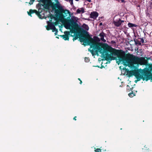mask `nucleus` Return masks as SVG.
<instances>
[{
    "label": "nucleus",
    "mask_w": 152,
    "mask_h": 152,
    "mask_svg": "<svg viewBox=\"0 0 152 152\" xmlns=\"http://www.w3.org/2000/svg\"><path fill=\"white\" fill-rule=\"evenodd\" d=\"M97 37H91L89 35L83 36L80 37V42H83L84 46L90 45L88 50L94 55L98 54L99 52L101 53L103 57L107 60H116L118 65L120 63L128 66L131 70H128L127 75L129 76L134 75V72L138 69L139 64H145V62L142 58H139L132 55L126 56L121 54L119 50L112 48L107 43L99 42Z\"/></svg>",
    "instance_id": "nucleus-1"
},
{
    "label": "nucleus",
    "mask_w": 152,
    "mask_h": 152,
    "mask_svg": "<svg viewBox=\"0 0 152 152\" xmlns=\"http://www.w3.org/2000/svg\"><path fill=\"white\" fill-rule=\"evenodd\" d=\"M35 0H30L29 2V4L30 5L33 4V2H34Z\"/></svg>",
    "instance_id": "nucleus-15"
},
{
    "label": "nucleus",
    "mask_w": 152,
    "mask_h": 152,
    "mask_svg": "<svg viewBox=\"0 0 152 152\" xmlns=\"http://www.w3.org/2000/svg\"><path fill=\"white\" fill-rule=\"evenodd\" d=\"M139 44L140 45H141V43H139Z\"/></svg>",
    "instance_id": "nucleus-30"
},
{
    "label": "nucleus",
    "mask_w": 152,
    "mask_h": 152,
    "mask_svg": "<svg viewBox=\"0 0 152 152\" xmlns=\"http://www.w3.org/2000/svg\"><path fill=\"white\" fill-rule=\"evenodd\" d=\"M77 38H78V37L77 36L76 37H75V38H73V41H74L75 40L77 39Z\"/></svg>",
    "instance_id": "nucleus-20"
},
{
    "label": "nucleus",
    "mask_w": 152,
    "mask_h": 152,
    "mask_svg": "<svg viewBox=\"0 0 152 152\" xmlns=\"http://www.w3.org/2000/svg\"><path fill=\"white\" fill-rule=\"evenodd\" d=\"M82 81L81 80H80V84H82Z\"/></svg>",
    "instance_id": "nucleus-26"
},
{
    "label": "nucleus",
    "mask_w": 152,
    "mask_h": 152,
    "mask_svg": "<svg viewBox=\"0 0 152 152\" xmlns=\"http://www.w3.org/2000/svg\"><path fill=\"white\" fill-rule=\"evenodd\" d=\"M58 32V30H56V31H55V35H56L57 34Z\"/></svg>",
    "instance_id": "nucleus-21"
},
{
    "label": "nucleus",
    "mask_w": 152,
    "mask_h": 152,
    "mask_svg": "<svg viewBox=\"0 0 152 152\" xmlns=\"http://www.w3.org/2000/svg\"><path fill=\"white\" fill-rule=\"evenodd\" d=\"M102 23H100V25H102Z\"/></svg>",
    "instance_id": "nucleus-27"
},
{
    "label": "nucleus",
    "mask_w": 152,
    "mask_h": 152,
    "mask_svg": "<svg viewBox=\"0 0 152 152\" xmlns=\"http://www.w3.org/2000/svg\"><path fill=\"white\" fill-rule=\"evenodd\" d=\"M70 3L71 5H73V0H68V1Z\"/></svg>",
    "instance_id": "nucleus-16"
},
{
    "label": "nucleus",
    "mask_w": 152,
    "mask_h": 152,
    "mask_svg": "<svg viewBox=\"0 0 152 152\" xmlns=\"http://www.w3.org/2000/svg\"><path fill=\"white\" fill-rule=\"evenodd\" d=\"M75 0L76 1H78L79 0Z\"/></svg>",
    "instance_id": "nucleus-28"
},
{
    "label": "nucleus",
    "mask_w": 152,
    "mask_h": 152,
    "mask_svg": "<svg viewBox=\"0 0 152 152\" xmlns=\"http://www.w3.org/2000/svg\"><path fill=\"white\" fill-rule=\"evenodd\" d=\"M51 29L52 30V31L53 32H54L55 31V32L56 31V30H58L55 27H54L53 28H52Z\"/></svg>",
    "instance_id": "nucleus-17"
},
{
    "label": "nucleus",
    "mask_w": 152,
    "mask_h": 152,
    "mask_svg": "<svg viewBox=\"0 0 152 152\" xmlns=\"http://www.w3.org/2000/svg\"><path fill=\"white\" fill-rule=\"evenodd\" d=\"M121 2L124 3L125 2V0H121Z\"/></svg>",
    "instance_id": "nucleus-23"
},
{
    "label": "nucleus",
    "mask_w": 152,
    "mask_h": 152,
    "mask_svg": "<svg viewBox=\"0 0 152 152\" xmlns=\"http://www.w3.org/2000/svg\"><path fill=\"white\" fill-rule=\"evenodd\" d=\"M86 1H88V2H91V0H86Z\"/></svg>",
    "instance_id": "nucleus-25"
},
{
    "label": "nucleus",
    "mask_w": 152,
    "mask_h": 152,
    "mask_svg": "<svg viewBox=\"0 0 152 152\" xmlns=\"http://www.w3.org/2000/svg\"><path fill=\"white\" fill-rule=\"evenodd\" d=\"M85 12V10L83 8H81L78 9L77 10V14L80 13H83Z\"/></svg>",
    "instance_id": "nucleus-12"
},
{
    "label": "nucleus",
    "mask_w": 152,
    "mask_h": 152,
    "mask_svg": "<svg viewBox=\"0 0 152 152\" xmlns=\"http://www.w3.org/2000/svg\"><path fill=\"white\" fill-rule=\"evenodd\" d=\"M105 34L103 32L99 34V36L100 37L101 40L103 42H105L106 41L105 39H104Z\"/></svg>",
    "instance_id": "nucleus-11"
},
{
    "label": "nucleus",
    "mask_w": 152,
    "mask_h": 152,
    "mask_svg": "<svg viewBox=\"0 0 152 152\" xmlns=\"http://www.w3.org/2000/svg\"><path fill=\"white\" fill-rule=\"evenodd\" d=\"M54 6L55 7L57 8L61 12V13H62L63 12L64 13L65 10L62 7L60 4L58 0H57L56 3L54 5Z\"/></svg>",
    "instance_id": "nucleus-5"
},
{
    "label": "nucleus",
    "mask_w": 152,
    "mask_h": 152,
    "mask_svg": "<svg viewBox=\"0 0 152 152\" xmlns=\"http://www.w3.org/2000/svg\"><path fill=\"white\" fill-rule=\"evenodd\" d=\"M145 69V68L143 69H137L136 70L134 71V75L137 79V80L135 81L136 83L142 79L143 80H145L146 81L150 79L152 80V74L148 72H144L143 71Z\"/></svg>",
    "instance_id": "nucleus-4"
},
{
    "label": "nucleus",
    "mask_w": 152,
    "mask_h": 152,
    "mask_svg": "<svg viewBox=\"0 0 152 152\" xmlns=\"http://www.w3.org/2000/svg\"><path fill=\"white\" fill-rule=\"evenodd\" d=\"M96 152H101L100 149L98 148L95 150Z\"/></svg>",
    "instance_id": "nucleus-19"
},
{
    "label": "nucleus",
    "mask_w": 152,
    "mask_h": 152,
    "mask_svg": "<svg viewBox=\"0 0 152 152\" xmlns=\"http://www.w3.org/2000/svg\"><path fill=\"white\" fill-rule=\"evenodd\" d=\"M85 61L86 62H88L89 61V58H88L85 57Z\"/></svg>",
    "instance_id": "nucleus-14"
},
{
    "label": "nucleus",
    "mask_w": 152,
    "mask_h": 152,
    "mask_svg": "<svg viewBox=\"0 0 152 152\" xmlns=\"http://www.w3.org/2000/svg\"><path fill=\"white\" fill-rule=\"evenodd\" d=\"M76 116H75V117L73 119H74V120H76Z\"/></svg>",
    "instance_id": "nucleus-24"
},
{
    "label": "nucleus",
    "mask_w": 152,
    "mask_h": 152,
    "mask_svg": "<svg viewBox=\"0 0 152 152\" xmlns=\"http://www.w3.org/2000/svg\"><path fill=\"white\" fill-rule=\"evenodd\" d=\"M124 22V20H122L120 19H119L118 20L114 21L113 23L116 26L118 27L121 25L122 22Z\"/></svg>",
    "instance_id": "nucleus-7"
},
{
    "label": "nucleus",
    "mask_w": 152,
    "mask_h": 152,
    "mask_svg": "<svg viewBox=\"0 0 152 152\" xmlns=\"http://www.w3.org/2000/svg\"><path fill=\"white\" fill-rule=\"evenodd\" d=\"M128 26L129 27H136L137 26V25L135 24H134L131 23H129L128 24Z\"/></svg>",
    "instance_id": "nucleus-13"
},
{
    "label": "nucleus",
    "mask_w": 152,
    "mask_h": 152,
    "mask_svg": "<svg viewBox=\"0 0 152 152\" xmlns=\"http://www.w3.org/2000/svg\"><path fill=\"white\" fill-rule=\"evenodd\" d=\"M81 29L83 31H88L89 29L88 26L85 24H83L81 27Z\"/></svg>",
    "instance_id": "nucleus-10"
},
{
    "label": "nucleus",
    "mask_w": 152,
    "mask_h": 152,
    "mask_svg": "<svg viewBox=\"0 0 152 152\" xmlns=\"http://www.w3.org/2000/svg\"><path fill=\"white\" fill-rule=\"evenodd\" d=\"M43 0H41V1H43Z\"/></svg>",
    "instance_id": "nucleus-31"
},
{
    "label": "nucleus",
    "mask_w": 152,
    "mask_h": 152,
    "mask_svg": "<svg viewBox=\"0 0 152 152\" xmlns=\"http://www.w3.org/2000/svg\"><path fill=\"white\" fill-rule=\"evenodd\" d=\"M78 80H79L80 81L81 80H80V78H78Z\"/></svg>",
    "instance_id": "nucleus-29"
},
{
    "label": "nucleus",
    "mask_w": 152,
    "mask_h": 152,
    "mask_svg": "<svg viewBox=\"0 0 152 152\" xmlns=\"http://www.w3.org/2000/svg\"><path fill=\"white\" fill-rule=\"evenodd\" d=\"M47 23L48 24V26H46V29L48 30H49L50 29H51L55 27V25L53 23L49 22V21H47Z\"/></svg>",
    "instance_id": "nucleus-6"
},
{
    "label": "nucleus",
    "mask_w": 152,
    "mask_h": 152,
    "mask_svg": "<svg viewBox=\"0 0 152 152\" xmlns=\"http://www.w3.org/2000/svg\"><path fill=\"white\" fill-rule=\"evenodd\" d=\"M70 32L69 31H65L64 32V35L62 36L63 39L65 40H69L68 35H69Z\"/></svg>",
    "instance_id": "nucleus-8"
},
{
    "label": "nucleus",
    "mask_w": 152,
    "mask_h": 152,
    "mask_svg": "<svg viewBox=\"0 0 152 152\" xmlns=\"http://www.w3.org/2000/svg\"><path fill=\"white\" fill-rule=\"evenodd\" d=\"M64 13L66 14V16H67L66 14H68L71 17V18L70 17H68L67 19H66L65 18L66 16H64L62 13H59L58 20L56 22L55 25H57L59 21V22H60L64 24V26L66 28L70 29V32L72 33H76L77 30V22L78 20V18L73 16V13L68 10H65Z\"/></svg>",
    "instance_id": "nucleus-2"
},
{
    "label": "nucleus",
    "mask_w": 152,
    "mask_h": 152,
    "mask_svg": "<svg viewBox=\"0 0 152 152\" xmlns=\"http://www.w3.org/2000/svg\"><path fill=\"white\" fill-rule=\"evenodd\" d=\"M48 3L47 5L42 4L39 3L37 5V8L38 9V11L36 10H30L29 12H28L29 15L32 17L31 14L35 13L38 16V17L40 19L45 18L44 14L42 13L44 9H48L49 7V6L52 5L53 3L51 0H48Z\"/></svg>",
    "instance_id": "nucleus-3"
},
{
    "label": "nucleus",
    "mask_w": 152,
    "mask_h": 152,
    "mask_svg": "<svg viewBox=\"0 0 152 152\" xmlns=\"http://www.w3.org/2000/svg\"><path fill=\"white\" fill-rule=\"evenodd\" d=\"M141 41L142 42V43H143L144 42V40L143 39H141Z\"/></svg>",
    "instance_id": "nucleus-22"
},
{
    "label": "nucleus",
    "mask_w": 152,
    "mask_h": 152,
    "mask_svg": "<svg viewBox=\"0 0 152 152\" xmlns=\"http://www.w3.org/2000/svg\"><path fill=\"white\" fill-rule=\"evenodd\" d=\"M133 95H134V94L132 93H131L129 94V96L131 97H133Z\"/></svg>",
    "instance_id": "nucleus-18"
},
{
    "label": "nucleus",
    "mask_w": 152,
    "mask_h": 152,
    "mask_svg": "<svg viewBox=\"0 0 152 152\" xmlns=\"http://www.w3.org/2000/svg\"><path fill=\"white\" fill-rule=\"evenodd\" d=\"M98 13L96 12H92L90 14V18L96 19L98 16Z\"/></svg>",
    "instance_id": "nucleus-9"
}]
</instances>
